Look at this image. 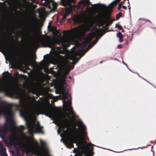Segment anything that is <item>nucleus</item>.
<instances>
[{
  "label": "nucleus",
  "instance_id": "49",
  "mask_svg": "<svg viewBox=\"0 0 156 156\" xmlns=\"http://www.w3.org/2000/svg\"><path fill=\"white\" fill-rule=\"evenodd\" d=\"M90 9V10H91V8H86V10H87V9Z\"/></svg>",
  "mask_w": 156,
  "mask_h": 156
},
{
  "label": "nucleus",
  "instance_id": "2",
  "mask_svg": "<svg viewBox=\"0 0 156 156\" xmlns=\"http://www.w3.org/2000/svg\"><path fill=\"white\" fill-rule=\"evenodd\" d=\"M6 104L7 106L3 105L0 108V115H4L6 118V122L2 127L7 131L13 132L14 130V127L17 129H19L18 127L15 125L14 121L10 119L13 115V112L12 109L13 104L7 103Z\"/></svg>",
  "mask_w": 156,
  "mask_h": 156
},
{
  "label": "nucleus",
  "instance_id": "28",
  "mask_svg": "<svg viewBox=\"0 0 156 156\" xmlns=\"http://www.w3.org/2000/svg\"><path fill=\"white\" fill-rule=\"evenodd\" d=\"M79 125H80V126H81V127L82 128L83 130H84L85 129L86 127L83 125V123L82 122H79Z\"/></svg>",
  "mask_w": 156,
  "mask_h": 156
},
{
  "label": "nucleus",
  "instance_id": "61",
  "mask_svg": "<svg viewBox=\"0 0 156 156\" xmlns=\"http://www.w3.org/2000/svg\"><path fill=\"white\" fill-rule=\"evenodd\" d=\"M102 62H100V63H101Z\"/></svg>",
  "mask_w": 156,
  "mask_h": 156
},
{
  "label": "nucleus",
  "instance_id": "35",
  "mask_svg": "<svg viewBox=\"0 0 156 156\" xmlns=\"http://www.w3.org/2000/svg\"><path fill=\"white\" fill-rule=\"evenodd\" d=\"M117 27H118V29H119V30H122V29H123V28L122 26L120 25H118L117 26Z\"/></svg>",
  "mask_w": 156,
  "mask_h": 156
},
{
  "label": "nucleus",
  "instance_id": "11",
  "mask_svg": "<svg viewBox=\"0 0 156 156\" xmlns=\"http://www.w3.org/2000/svg\"><path fill=\"white\" fill-rule=\"evenodd\" d=\"M66 104L67 108L69 112V114L72 115H73L74 114V113L73 111L72 107L70 106L71 105V101H69V100H67L66 103Z\"/></svg>",
  "mask_w": 156,
  "mask_h": 156
},
{
  "label": "nucleus",
  "instance_id": "55",
  "mask_svg": "<svg viewBox=\"0 0 156 156\" xmlns=\"http://www.w3.org/2000/svg\"><path fill=\"white\" fill-rule=\"evenodd\" d=\"M0 3H1V4H3L4 3H2V2H0Z\"/></svg>",
  "mask_w": 156,
  "mask_h": 156
},
{
  "label": "nucleus",
  "instance_id": "52",
  "mask_svg": "<svg viewBox=\"0 0 156 156\" xmlns=\"http://www.w3.org/2000/svg\"><path fill=\"white\" fill-rule=\"evenodd\" d=\"M67 116H68V117L70 118V116L69 115L67 114Z\"/></svg>",
  "mask_w": 156,
  "mask_h": 156
},
{
  "label": "nucleus",
  "instance_id": "22",
  "mask_svg": "<svg viewBox=\"0 0 156 156\" xmlns=\"http://www.w3.org/2000/svg\"><path fill=\"white\" fill-rule=\"evenodd\" d=\"M74 66H68V67L66 69V72L67 74H68L70 71L71 69H73L74 68Z\"/></svg>",
  "mask_w": 156,
  "mask_h": 156
},
{
  "label": "nucleus",
  "instance_id": "5",
  "mask_svg": "<svg viewBox=\"0 0 156 156\" xmlns=\"http://www.w3.org/2000/svg\"><path fill=\"white\" fill-rule=\"evenodd\" d=\"M40 112L39 113L38 111L35 110L34 111L35 114L38 115L40 114L45 115L50 118H56L58 119V112L55 109H52L51 108L48 107H45L41 108L40 110Z\"/></svg>",
  "mask_w": 156,
  "mask_h": 156
},
{
  "label": "nucleus",
  "instance_id": "18",
  "mask_svg": "<svg viewBox=\"0 0 156 156\" xmlns=\"http://www.w3.org/2000/svg\"><path fill=\"white\" fill-rule=\"evenodd\" d=\"M12 2L13 7L15 8H17L20 2L19 0H11Z\"/></svg>",
  "mask_w": 156,
  "mask_h": 156
},
{
  "label": "nucleus",
  "instance_id": "17",
  "mask_svg": "<svg viewBox=\"0 0 156 156\" xmlns=\"http://www.w3.org/2000/svg\"><path fill=\"white\" fill-rule=\"evenodd\" d=\"M116 35L117 37L119 38V42H121L123 41V37L122 33L120 32H119L117 33Z\"/></svg>",
  "mask_w": 156,
  "mask_h": 156
},
{
  "label": "nucleus",
  "instance_id": "47",
  "mask_svg": "<svg viewBox=\"0 0 156 156\" xmlns=\"http://www.w3.org/2000/svg\"><path fill=\"white\" fill-rule=\"evenodd\" d=\"M146 21H147L148 22H149L150 23H151V22L150 20H146Z\"/></svg>",
  "mask_w": 156,
  "mask_h": 156
},
{
  "label": "nucleus",
  "instance_id": "3",
  "mask_svg": "<svg viewBox=\"0 0 156 156\" xmlns=\"http://www.w3.org/2000/svg\"><path fill=\"white\" fill-rule=\"evenodd\" d=\"M87 136L86 132L82 131L81 134H77L75 136H72L67 139L65 142L67 147L69 148L74 147L73 144H76L77 145H81L80 138L83 140H88V138H86Z\"/></svg>",
  "mask_w": 156,
  "mask_h": 156
},
{
  "label": "nucleus",
  "instance_id": "23",
  "mask_svg": "<svg viewBox=\"0 0 156 156\" xmlns=\"http://www.w3.org/2000/svg\"><path fill=\"white\" fill-rule=\"evenodd\" d=\"M82 2L84 6H86V5L88 6L90 4V2L89 0H83Z\"/></svg>",
  "mask_w": 156,
  "mask_h": 156
},
{
  "label": "nucleus",
  "instance_id": "16",
  "mask_svg": "<svg viewBox=\"0 0 156 156\" xmlns=\"http://www.w3.org/2000/svg\"><path fill=\"white\" fill-rule=\"evenodd\" d=\"M26 125L29 132L33 131V126L31 123L27 121H26Z\"/></svg>",
  "mask_w": 156,
  "mask_h": 156
},
{
  "label": "nucleus",
  "instance_id": "26",
  "mask_svg": "<svg viewBox=\"0 0 156 156\" xmlns=\"http://www.w3.org/2000/svg\"><path fill=\"white\" fill-rule=\"evenodd\" d=\"M51 2L52 3L53 8L55 9H56L57 6V3L56 2H55L53 0H51V1L50 4Z\"/></svg>",
  "mask_w": 156,
  "mask_h": 156
},
{
  "label": "nucleus",
  "instance_id": "8",
  "mask_svg": "<svg viewBox=\"0 0 156 156\" xmlns=\"http://www.w3.org/2000/svg\"><path fill=\"white\" fill-rule=\"evenodd\" d=\"M5 29L7 33L10 35L14 30V28L12 23V19L11 17H9L7 21Z\"/></svg>",
  "mask_w": 156,
  "mask_h": 156
},
{
  "label": "nucleus",
  "instance_id": "54",
  "mask_svg": "<svg viewBox=\"0 0 156 156\" xmlns=\"http://www.w3.org/2000/svg\"><path fill=\"white\" fill-rule=\"evenodd\" d=\"M121 3H122V4L123 3H124V2H121Z\"/></svg>",
  "mask_w": 156,
  "mask_h": 156
},
{
  "label": "nucleus",
  "instance_id": "45",
  "mask_svg": "<svg viewBox=\"0 0 156 156\" xmlns=\"http://www.w3.org/2000/svg\"><path fill=\"white\" fill-rule=\"evenodd\" d=\"M101 5L104 8H107V7L106 6L102 4V5Z\"/></svg>",
  "mask_w": 156,
  "mask_h": 156
},
{
  "label": "nucleus",
  "instance_id": "21",
  "mask_svg": "<svg viewBox=\"0 0 156 156\" xmlns=\"http://www.w3.org/2000/svg\"><path fill=\"white\" fill-rule=\"evenodd\" d=\"M91 145H90L89 147H88L87 149V152L89 151V152L92 154L93 155L94 152H93V150H94V148L93 147H91Z\"/></svg>",
  "mask_w": 156,
  "mask_h": 156
},
{
  "label": "nucleus",
  "instance_id": "53",
  "mask_svg": "<svg viewBox=\"0 0 156 156\" xmlns=\"http://www.w3.org/2000/svg\"><path fill=\"white\" fill-rule=\"evenodd\" d=\"M74 156H77V154H75Z\"/></svg>",
  "mask_w": 156,
  "mask_h": 156
},
{
  "label": "nucleus",
  "instance_id": "10",
  "mask_svg": "<svg viewBox=\"0 0 156 156\" xmlns=\"http://www.w3.org/2000/svg\"><path fill=\"white\" fill-rule=\"evenodd\" d=\"M7 140L5 141V139L4 140V142L6 143H8V144L11 146H15L16 144V138L12 136L10 137H7Z\"/></svg>",
  "mask_w": 156,
  "mask_h": 156
},
{
  "label": "nucleus",
  "instance_id": "50",
  "mask_svg": "<svg viewBox=\"0 0 156 156\" xmlns=\"http://www.w3.org/2000/svg\"><path fill=\"white\" fill-rule=\"evenodd\" d=\"M41 144H43L44 145L45 144V143L44 142H41Z\"/></svg>",
  "mask_w": 156,
  "mask_h": 156
},
{
  "label": "nucleus",
  "instance_id": "39",
  "mask_svg": "<svg viewBox=\"0 0 156 156\" xmlns=\"http://www.w3.org/2000/svg\"><path fill=\"white\" fill-rule=\"evenodd\" d=\"M34 44L36 46H38L39 45V43L38 42L36 41L34 43Z\"/></svg>",
  "mask_w": 156,
  "mask_h": 156
},
{
  "label": "nucleus",
  "instance_id": "62",
  "mask_svg": "<svg viewBox=\"0 0 156 156\" xmlns=\"http://www.w3.org/2000/svg\"><path fill=\"white\" fill-rule=\"evenodd\" d=\"M36 144H37V142H36Z\"/></svg>",
  "mask_w": 156,
  "mask_h": 156
},
{
  "label": "nucleus",
  "instance_id": "51",
  "mask_svg": "<svg viewBox=\"0 0 156 156\" xmlns=\"http://www.w3.org/2000/svg\"><path fill=\"white\" fill-rule=\"evenodd\" d=\"M122 32H124V30L123 28V29H122Z\"/></svg>",
  "mask_w": 156,
  "mask_h": 156
},
{
  "label": "nucleus",
  "instance_id": "7",
  "mask_svg": "<svg viewBox=\"0 0 156 156\" xmlns=\"http://www.w3.org/2000/svg\"><path fill=\"white\" fill-rule=\"evenodd\" d=\"M20 103L15 105V106L18 109H25L24 110L21 112V114L25 119H27L28 117V111L24 100H20Z\"/></svg>",
  "mask_w": 156,
  "mask_h": 156
},
{
  "label": "nucleus",
  "instance_id": "12",
  "mask_svg": "<svg viewBox=\"0 0 156 156\" xmlns=\"http://www.w3.org/2000/svg\"><path fill=\"white\" fill-rule=\"evenodd\" d=\"M6 149L2 143H0V156H8L6 152Z\"/></svg>",
  "mask_w": 156,
  "mask_h": 156
},
{
  "label": "nucleus",
  "instance_id": "59",
  "mask_svg": "<svg viewBox=\"0 0 156 156\" xmlns=\"http://www.w3.org/2000/svg\"><path fill=\"white\" fill-rule=\"evenodd\" d=\"M20 127H23V126H20Z\"/></svg>",
  "mask_w": 156,
  "mask_h": 156
},
{
  "label": "nucleus",
  "instance_id": "63",
  "mask_svg": "<svg viewBox=\"0 0 156 156\" xmlns=\"http://www.w3.org/2000/svg\"><path fill=\"white\" fill-rule=\"evenodd\" d=\"M18 75H19V76H20V75H19V74H18Z\"/></svg>",
  "mask_w": 156,
  "mask_h": 156
},
{
  "label": "nucleus",
  "instance_id": "30",
  "mask_svg": "<svg viewBox=\"0 0 156 156\" xmlns=\"http://www.w3.org/2000/svg\"><path fill=\"white\" fill-rule=\"evenodd\" d=\"M8 73V72H4L3 73L2 77L4 78H6L7 76V74Z\"/></svg>",
  "mask_w": 156,
  "mask_h": 156
},
{
  "label": "nucleus",
  "instance_id": "14",
  "mask_svg": "<svg viewBox=\"0 0 156 156\" xmlns=\"http://www.w3.org/2000/svg\"><path fill=\"white\" fill-rule=\"evenodd\" d=\"M105 21L106 24L108 25H111L114 21L112 19L110 18L109 14L106 15L105 16Z\"/></svg>",
  "mask_w": 156,
  "mask_h": 156
},
{
  "label": "nucleus",
  "instance_id": "31",
  "mask_svg": "<svg viewBox=\"0 0 156 156\" xmlns=\"http://www.w3.org/2000/svg\"><path fill=\"white\" fill-rule=\"evenodd\" d=\"M122 15V13L121 12H120L117 14L116 16V20H118L119 19L120 17H121Z\"/></svg>",
  "mask_w": 156,
  "mask_h": 156
},
{
  "label": "nucleus",
  "instance_id": "27",
  "mask_svg": "<svg viewBox=\"0 0 156 156\" xmlns=\"http://www.w3.org/2000/svg\"><path fill=\"white\" fill-rule=\"evenodd\" d=\"M36 126L38 127L37 129V131L41 133L42 132V128L43 127L40 126L39 123L36 124Z\"/></svg>",
  "mask_w": 156,
  "mask_h": 156
},
{
  "label": "nucleus",
  "instance_id": "20",
  "mask_svg": "<svg viewBox=\"0 0 156 156\" xmlns=\"http://www.w3.org/2000/svg\"><path fill=\"white\" fill-rule=\"evenodd\" d=\"M87 153V151L86 150L83 149V150L81 151H79L77 154V156H82L83 154Z\"/></svg>",
  "mask_w": 156,
  "mask_h": 156
},
{
  "label": "nucleus",
  "instance_id": "24",
  "mask_svg": "<svg viewBox=\"0 0 156 156\" xmlns=\"http://www.w3.org/2000/svg\"><path fill=\"white\" fill-rule=\"evenodd\" d=\"M62 4L65 6L69 4V2L68 0H61Z\"/></svg>",
  "mask_w": 156,
  "mask_h": 156
},
{
  "label": "nucleus",
  "instance_id": "6",
  "mask_svg": "<svg viewBox=\"0 0 156 156\" xmlns=\"http://www.w3.org/2000/svg\"><path fill=\"white\" fill-rule=\"evenodd\" d=\"M62 41L58 39L51 38L48 36L43 37L40 40V42L45 47L51 48L55 44H59Z\"/></svg>",
  "mask_w": 156,
  "mask_h": 156
},
{
  "label": "nucleus",
  "instance_id": "33",
  "mask_svg": "<svg viewBox=\"0 0 156 156\" xmlns=\"http://www.w3.org/2000/svg\"><path fill=\"white\" fill-rule=\"evenodd\" d=\"M69 13H66L63 16L62 19V20H65L67 17V16L69 15Z\"/></svg>",
  "mask_w": 156,
  "mask_h": 156
},
{
  "label": "nucleus",
  "instance_id": "29",
  "mask_svg": "<svg viewBox=\"0 0 156 156\" xmlns=\"http://www.w3.org/2000/svg\"><path fill=\"white\" fill-rule=\"evenodd\" d=\"M63 96L65 99H68L69 97V94L67 92L66 93L63 94Z\"/></svg>",
  "mask_w": 156,
  "mask_h": 156
},
{
  "label": "nucleus",
  "instance_id": "15",
  "mask_svg": "<svg viewBox=\"0 0 156 156\" xmlns=\"http://www.w3.org/2000/svg\"><path fill=\"white\" fill-rule=\"evenodd\" d=\"M83 142L84 143V145L85 146L84 147H82V145H78V146H80L81 148L87 150V149L88 147L90 145H91L92 146H94L95 145L93 144H92L91 143H88L87 141L85 140H83Z\"/></svg>",
  "mask_w": 156,
  "mask_h": 156
},
{
  "label": "nucleus",
  "instance_id": "25",
  "mask_svg": "<svg viewBox=\"0 0 156 156\" xmlns=\"http://www.w3.org/2000/svg\"><path fill=\"white\" fill-rule=\"evenodd\" d=\"M98 41V40H95L94 41V44L92 46L89 45L88 47V48H87L86 50H85L84 52H83V55L85 53H86L90 48H91L93 46L94 44H95Z\"/></svg>",
  "mask_w": 156,
  "mask_h": 156
},
{
  "label": "nucleus",
  "instance_id": "40",
  "mask_svg": "<svg viewBox=\"0 0 156 156\" xmlns=\"http://www.w3.org/2000/svg\"><path fill=\"white\" fill-rule=\"evenodd\" d=\"M74 129H77L76 128L75 125H74V128L73 129H71L74 132H76L75 130H74Z\"/></svg>",
  "mask_w": 156,
  "mask_h": 156
},
{
  "label": "nucleus",
  "instance_id": "36",
  "mask_svg": "<svg viewBox=\"0 0 156 156\" xmlns=\"http://www.w3.org/2000/svg\"><path fill=\"white\" fill-rule=\"evenodd\" d=\"M122 3H120L119 4V6L118 8V9L119 10H120L122 6Z\"/></svg>",
  "mask_w": 156,
  "mask_h": 156
},
{
  "label": "nucleus",
  "instance_id": "42",
  "mask_svg": "<svg viewBox=\"0 0 156 156\" xmlns=\"http://www.w3.org/2000/svg\"><path fill=\"white\" fill-rule=\"evenodd\" d=\"M122 45H118V48H121L122 47Z\"/></svg>",
  "mask_w": 156,
  "mask_h": 156
},
{
  "label": "nucleus",
  "instance_id": "58",
  "mask_svg": "<svg viewBox=\"0 0 156 156\" xmlns=\"http://www.w3.org/2000/svg\"><path fill=\"white\" fill-rule=\"evenodd\" d=\"M22 39H23V37H22Z\"/></svg>",
  "mask_w": 156,
  "mask_h": 156
},
{
  "label": "nucleus",
  "instance_id": "34",
  "mask_svg": "<svg viewBox=\"0 0 156 156\" xmlns=\"http://www.w3.org/2000/svg\"><path fill=\"white\" fill-rule=\"evenodd\" d=\"M66 40H65L64 41H62V44L63 45L66 46V47H68L69 46V44H68V45H66L65 44V42H66Z\"/></svg>",
  "mask_w": 156,
  "mask_h": 156
},
{
  "label": "nucleus",
  "instance_id": "1",
  "mask_svg": "<svg viewBox=\"0 0 156 156\" xmlns=\"http://www.w3.org/2000/svg\"><path fill=\"white\" fill-rule=\"evenodd\" d=\"M90 27L84 25H81L73 28L72 30H69L68 32L64 31L63 32L64 35H67L70 32L74 35L80 36L82 40L84 41L80 44V47L83 49L88 45L92 39L97 36L96 33L94 31H91L87 35V37H85L86 32L88 31Z\"/></svg>",
  "mask_w": 156,
  "mask_h": 156
},
{
  "label": "nucleus",
  "instance_id": "46",
  "mask_svg": "<svg viewBox=\"0 0 156 156\" xmlns=\"http://www.w3.org/2000/svg\"><path fill=\"white\" fill-rule=\"evenodd\" d=\"M120 0H117L116 1H115V2H116V3H118L119 2H120Z\"/></svg>",
  "mask_w": 156,
  "mask_h": 156
},
{
  "label": "nucleus",
  "instance_id": "37",
  "mask_svg": "<svg viewBox=\"0 0 156 156\" xmlns=\"http://www.w3.org/2000/svg\"><path fill=\"white\" fill-rule=\"evenodd\" d=\"M98 5L96 4H94L92 6V7L93 9H95L97 8Z\"/></svg>",
  "mask_w": 156,
  "mask_h": 156
},
{
  "label": "nucleus",
  "instance_id": "9",
  "mask_svg": "<svg viewBox=\"0 0 156 156\" xmlns=\"http://www.w3.org/2000/svg\"><path fill=\"white\" fill-rule=\"evenodd\" d=\"M71 122L70 120L68 119L67 118H65L64 119L63 123H62L61 125V127L62 129V131L64 133H66L68 132L67 130L65 131L64 130V128L66 127H69L70 125V123Z\"/></svg>",
  "mask_w": 156,
  "mask_h": 156
},
{
  "label": "nucleus",
  "instance_id": "13",
  "mask_svg": "<svg viewBox=\"0 0 156 156\" xmlns=\"http://www.w3.org/2000/svg\"><path fill=\"white\" fill-rule=\"evenodd\" d=\"M8 132V131L3 129H0V137L4 140L5 139V141L7 140V138L5 136Z\"/></svg>",
  "mask_w": 156,
  "mask_h": 156
},
{
  "label": "nucleus",
  "instance_id": "38",
  "mask_svg": "<svg viewBox=\"0 0 156 156\" xmlns=\"http://www.w3.org/2000/svg\"><path fill=\"white\" fill-rule=\"evenodd\" d=\"M27 144L28 145H31L32 144V141L30 140H28L27 142Z\"/></svg>",
  "mask_w": 156,
  "mask_h": 156
},
{
  "label": "nucleus",
  "instance_id": "57",
  "mask_svg": "<svg viewBox=\"0 0 156 156\" xmlns=\"http://www.w3.org/2000/svg\"><path fill=\"white\" fill-rule=\"evenodd\" d=\"M64 117L65 118V117H66V116H65V115H64Z\"/></svg>",
  "mask_w": 156,
  "mask_h": 156
},
{
  "label": "nucleus",
  "instance_id": "48",
  "mask_svg": "<svg viewBox=\"0 0 156 156\" xmlns=\"http://www.w3.org/2000/svg\"><path fill=\"white\" fill-rule=\"evenodd\" d=\"M25 76L24 75H22V74H21L20 75V76L21 77H23V76Z\"/></svg>",
  "mask_w": 156,
  "mask_h": 156
},
{
  "label": "nucleus",
  "instance_id": "44",
  "mask_svg": "<svg viewBox=\"0 0 156 156\" xmlns=\"http://www.w3.org/2000/svg\"><path fill=\"white\" fill-rule=\"evenodd\" d=\"M5 102L4 101H0V104H2L3 103Z\"/></svg>",
  "mask_w": 156,
  "mask_h": 156
},
{
  "label": "nucleus",
  "instance_id": "32",
  "mask_svg": "<svg viewBox=\"0 0 156 156\" xmlns=\"http://www.w3.org/2000/svg\"><path fill=\"white\" fill-rule=\"evenodd\" d=\"M4 32V29L3 27L2 26H0V33L3 34Z\"/></svg>",
  "mask_w": 156,
  "mask_h": 156
},
{
  "label": "nucleus",
  "instance_id": "56",
  "mask_svg": "<svg viewBox=\"0 0 156 156\" xmlns=\"http://www.w3.org/2000/svg\"><path fill=\"white\" fill-rule=\"evenodd\" d=\"M143 78V79H144V80H146V81H147V80L146 79H144V78Z\"/></svg>",
  "mask_w": 156,
  "mask_h": 156
},
{
  "label": "nucleus",
  "instance_id": "4",
  "mask_svg": "<svg viewBox=\"0 0 156 156\" xmlns=\"http://www.w3.org/2000/svg\"><path fill=\"white\" fill-rule=\"evenodd\" d=\"M4 92L8 96L12 98H20L21 94L20 91L10 85H7L3 87L0 90V92Z\"/></svg>",
  "mask_w": 156,
  "mask_h": 156
},
{
  "label": "nucleus",
  "instance_id": "43",
  "mask_svg": "<svg viewBox=\"0 0 156 156\" xmlns=\"http://www.w3.org/2000/svg\"><path fill=\"white\" fill-rule=\"evenodd\" d=\"M122 8L125 10L127 9V8L125 6H122Z\"/></svg>",
  "mask_w": 156,
  "mask_h": 156
},
{
  "label": "nucleus",
  "instance_id": "41",
  "mask_svg": "<svg viewBox=\"0 0 156 156\" xmlns=\"http://www.w3.org/2000/svg\"><path fill=\"white\" fill-rule=\"evenodd\" d=\"M28 64H29V65H31L32 63L30 61V60H28Z\"/></svg>",
  "mask_w": 156,
  "mask_h": 156
},
{
  "label": "nucleus",
  "instance_id": "19",
  "mask_svg": "<svg viewBox=\"0 0 156 156\" xmlns=\"http://www.w3.org/2000/svg\"><path fill=\"white\" fill-rule=\"evenodd\" d=\"M81 58V56H79L78 58L76 57V55H74L73 56V63L74 64H76L79 60Z\"/></svg>",
  "mask_w": 156,
  "mask_h": 156
},
{
  "label": "nucleus",
  "instance_id": "60",
  "mask_svg": "<svg viewBox=\"0 0 156 156\" xmlns=\"http://www.w3.org/2000/svg\"><path fill=\"white\" fill-rule=\"evenodd\" d=\"M84 156H88V155H85Z\"/></svg>",
  "mask_w": 156,
  "mask_h": 156
}]
</instances>
